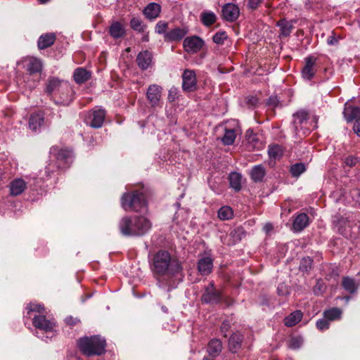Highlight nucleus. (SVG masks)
Wrapping results in <instances>:
<instances>
[{
  "label": "nucleus",
  "instance_id": "1",
  "mask_svg": "<svg viewBox=\"0 0 360 360\" xmlns=\"http://www.w3.org/2000/svg\"><path fill=\"white\" fill-rule=\"evenodd\" d=\"M151 269L158 276L172 277L181 271L182 266L167 251L160 250L153 257Z\"/></svg>",
  "mask_w": 360,
  "mask_h": 360
},
{
  "label": "nucleus",
  "instance_id": "2",
  "mask_svg": "<svg viewBox=\"0 0 360 360\" xmlns=\"http://www.w3.org/2000/svg\"><path fill=\"white\" fill-rule=\"evenodd\" d=\"M151 222L144 217H124L119 223V228L125 236H141L151 228Z\"/></svg>",
  "mask_w": 360,
  "mask_h": 360
},
{
  "label": "nucleus",
  "instance_id": "3",
  "mask_svg": "<svg viewBox=\"0 0 360 360\" xmlns=\"http://www.w3.org/2000/svg\"><path fill=\"white\" fill-rule=\"evenodd\" d=\"M50 154L54 160H52L45 168L47 176H50L56 169L68 167L72 162V153L70 150L53 146L50 150Z\"/></svg>",
  "mask_w": 360,
  "mask_h": 360
},
{
  "label": "nucleus",
  "instance_id": "4",
  "mask_svg": "<svg viewBox=\"0 0 360 360\" xmlns=\"http://www.w3.org/2000/svg\"><path fill=\"white\" fill-rule=\"evenodd\" d=\"M317 118L311 117L304 110H300L293 115L292 128L295 136L301 137L306 136L317 127Z\"/></svg>",
  "mask_w": 360,
  "mask_h": 360
},
{
  "label": "nucleus",
  "instance_id": "5",
  "mask_svg": "<svg viewBox=\"0 0 360 360\" xmlns=\"http://www.w3.org/2000/svg\"><path fill=\"white\" fill-rule=\"evenodd\" d=\"M78 347L88 356L101 355L105 352V340L99 335L84 337L78 340Z\"/></svg>",
  "mask_w": 360,
  "mask_h": 360
},
{
  "label": "nucleus",
  "instance_id": "6",
  "mask_svg": "<svg viewBox=\"0 0 360 360\" xmlns=\"http://www.w3.org/2000/svg\"><path fill=\"white\" fill-rule=\"evenodd\" d=\"M121 205L125 211L144 212L147 209L146 197L139 192L124 193L121 199Z\"/></svg>",
  "mask_w": 360,
  "mask_h": 360
},
{
  "label": "nucleus",
  "instance_id": "7",
  "mask_svg": "<svg viewBox=\"0 0 360 360\" xmlns=\"http://www.w3.org/2000/svg\"><path fill=\"white\" fill-rule=\"evenodd\" d=\"M105 117V112L103 109L93 110L87 112L85 116V123L93 128L102 127Z\"/></svg>",
  "mask_w": 360,
  "mask_h": 360
},
{
  "label": "nucleus",
  "instance_id": "8",
  "mask_svg": "<svg viewBox=\"0 0 360 360\" xmlns=\"http://www.w3.org/2000/svg\"><path fill=\"white\" fill-rule=\"evenodd\" d=\"M221 297V292L216 290L214 283L211 282L205 288V292L202 295L201 301L203 303L214 304L219 303Z\"/></svg>",
  "mask_w": 360,
  "mask_h": 360
},
{
  "label": "nucleus",
  "instance_id": "9",
  "mask_svg": "<svg viewBox=\"0 0 360 360\" xmlns=\"http://www.w3.org/2000/svg\"><path fill=\"white\" fill-rule=\"evenodd\" d=\"M72 89L70 85L65 82L62 84L57 96L54 97L53 101L58 105H68L72 101Z\"/></svg>",
  "mask_w": 360,
  "mask_h": 360
},
{
  "label": "nucleus",
  "instance_id": "10",
  "mask_svg": "<svg viewBox=\"0 0 360 360\" xmlns=\"http://www.w3.org/2000/svg\"><path fill=\"white\" fill-rule=\"evenodd\" d=\"M162 88L157 84H151L146 91V98L153 108L162 106L161 96Z\"/></svg>",
  "mask_w": 360,
  "mask_h": 360
},
{
  "label": "nucleus",
  "instance_id": "11",
  "mask_svg": "<svg viewBox=\"0 0 360 360\" xmlns=\"http://www.w3.org/2000/svg\"><path fill=\"white\" fill-rule=\"evenodd\" d=\"M317 58L314 56H309L304 58V66L302 70V76L304 79L310 81L314 77L316 72V64Z\"/></svg>",
  "mask_w": 360,
  "mask_h": 360
},
{
  "label": "nucleus",
  "instance_id": "12",
  "mask_svg": "<svg viewBox=\"0 0 360 360\" xmlns=\"http://www.w3.org/2000/svg\"><path fill=\"white\" fill-rule=\"evenodd\" d=\"M203 45V40L197 36L186 37L183 43L185 51L189 53H197L202 49Z\"/></svg>",
  "mask_w": 360,
  "mask_h": 360
},
{
  "label": "nucleus",
  "instance_id": "13",
  "mask_svg": "<svg viewBox=\"0 0 360 360\" xmlns=\"http://www.w3.org/2000/svg\"><path fill=\"white\" fill-rule=\"evenodd\" d=\"M23 67L30 75L41 73L43 69L42 61L34 57H27L22 60Z\"/></svg>",
  "mask_w": 360,
  "mask_h": 360
},
{
  "label": "nucleus",
  "instance_id": "14",
  "mask_svg": "<svg viewBox=\"0 0 360 360\" xmlns=\"http://www.w3.org/2000/svg\"><path fill=\"white\" fill-rule=\"evenodd\" d=\"M197 86L196 75L193 70H186L182 75V88L185 91H193Z\"/></svg>",
  "mask_w": 360,
  "mask_h": 360
},
{
  "label": "nucleus",
  "instance_id": "15",
  "mask_svg": "<svg viewBox=\"0 0 360 360\" xmlns=\"http://www.w3.org/2000/svg\"><path fill=\"white\" fill-rule=\"evenodd\" d=\"M353 225H356L354 220H349V217H341L336 224L338 232L345 238H352Z\"/></svg>",
  "mask_w": 360,
  "mask_h": 360
},
{
  "label": "nucleus",
  "instance_id": "16",
  "mask_svg": "<svg viewBox=\"0 0 360 360\" xmlns=\"http://www.w3.org/2000/svg\"><path fill=\"white\" fill-rule=\"evenodd\" d=\"M34 326L45 332H51L53 330L55 323L48 320L44 315H35L32 319Z\"/></svg>",
  "mask_w": 360,
  "mask_h": 360
},
{
  "label": "nucleus",
  "instance_id": "17",
  "mask_svg": "<svg viewBox=\"0 0 360 360\" xmlns=\"http://www.w3.org/2000/svg\"><path fill=\"white\" fill-rule=\"evenodd\" d=\"M65 82L60 80L56 77H50L48 79L45 91L51 99L54 100V97L57 96L62 84Z\"/></svg>",
  "mask_w": 360,
  "mask_h": 360
},
{
  "label": "nucleus",
  "instance_id": "18",
  "mask_svg": "<svg viewBox=\"0 0 360 360\" xmlns=\"http://www.w3.org/2000/svg\"><path fill=\"white\" fill-rule=\"evenodd\" d=\"M240 15L239 8L233 4L229 3L222 8V17L228 22H234Z\"/></svg>",
  "mask_w": 360,
  "mask_h": 360
},
{
  "label": "nucleus",
  "instance_id": "19",
  "mask_svg": "<svg viewBox=\"0 0 360 360\" xmlns=\"http://www.w3.org/2000/svg\"><path fill=\"white\" fill-rule=\"evenodd\" d=\"M153 55L149 51H143L140 52L136 57V63L139 68L141 70H147L152 64Z\"/></svg>",
  "mask_w": 360,
  "mask_h": 360
},
{
  "label": "nucleus",
  "instance_id": "20",
  "mask_svg": "<svg viewBox=\"0 0 360 360\" xmlns=\"http://www.w3.org/2000/svg\"><path fill=\"white\" fill-rule=\"evenodd\" d=\"M187 28L176 27L173 30L165 33V41H177L182 39L188 33Z\"/></svg>",
  "mask_w": 360,
  "mask_h": 360
},
{
  "label": "nucleus",
  "instance_id": "21",
  "mask_svg": "<svg viewBox=\"0 0 360 360\" xmlns=\"http://www.w3.org/2000/svg\"><path fill=\"white\" fill-rule=\"evenodd\" d=\"M27 188V183L21 178L13 179L9 185L10 194L17 196L22 194Z\"/></svg>",
  "mask_w": 360,
  "mask_h": 360
},
{
  "label": "nucleus",
  "instance_id": "22",
  "mask_svg": "<svg viewBox=\"0 0 360 360\" xmlns=\"http://www.w3.org/2000/svg\"><path fill=\"white\" fill-rule=\"evenodd\" d=\"M309 224V217L306 213L299 214L293 221L292 229L295 232H300L305 229Z\"/></svg>",
  "mask_w": 360,
  "mask_h": 360
},
{
  "label": "nucleus",
  "instance_id": "23",
  "mask_svg": "<svg viewBox=\"0 0 360 360\" xmlns=\"http://www.w3.org/2000/svg\"><path fill=\"white\" fill-rule=\"evenodd\" d=\"M212 267L213 261L210 257H202L198 262V270L202 276L208 275L212 271Z\"/></svg>",
  "mask_w": 360,
  "mask_h": 360
},
{
  "label": "nucleus",
  "instance_id": "24",
  "mask_svg": "<svg viewBox=\"0 0 360 360\" xmlns=\"http://www.w3.org/2000/svg\"><path fill=\"white\" fill-rule=\"evenodd\" d=\"M44 120V114L41 112H36L30 115L29 127L34 131H37L42 126Z\"/></svg>",
  "mask_w": 360,
  "mask_h": 360
},
{
  "label": "nucleus",
  "instance_id": "25",
  "mask_svg": "<svg viewBox=\"0 0 360 360\" xmlns=\"http://www.w3.org/2000/svg\"><path fill=\"white\" fill-rule=\"evenodd\" d=\"M160 11L161 7L158 4L150 3L146 7H145L143 13L147 19L154 20L159 16Z\"/></svg>",
  "mask_w": 360,
  "mask_h": 360
},
{
  "label": "nucleus",
  "instance_id": "26",
  "mask_svg": "<svg viewBox=\"0 0 360 360\" xmlns=\"http://www.w3.org/2000/svg\"><path fill=\"white\" fill-rule=\"evenodd\" d=\"M56 40V35L53 33H46L41 35L38 40V47L39 49H45L52 44Z\"/></svg>",
  "mask_w": 360,
  "mask_h": 360
},
{
  "label": "nucleus",
  "instance_id": "27",
  "mask_svg": "<svg viewBox=\"0 0 360 360\" xmlns=\"http://www.w3.org/2000/svg\"><path fill=\"white\" fill-rule=\"evenodd\" d=\"M243 336L239 333L231 335L229 340V347L232 352H236L241 347Z\"/></svg>",
  "mask_w": 360,
  "mask_h": 360
},
{
  "label": "nucleus",
  "instance_id": "28",
  "mask_svg": "<svg viewBox=\"0 0 360 360\" xmlns=\"http://www.w3.org/2000/svg\"><path fill=\"white\" fill-rule=\"evenodd\" d=\"M109 33L114 39H120L125 35V29L120 22H114L109 27Z\"/></svg>",
  "mask_w": 360,
  "mask_h": 360
},
{
  "label": "nucleus",
  "instance_id": "29",
  "mask_svg": "<svg viewBox=\"0 0 360 360\" xmlns=\"http://www.w3.org/2000/svg\"><path fill=\"white\" fill-rule=\"evenodd\" d=\"M344 115L347 122L360 119V108L352 105H346L344 110Z\"/></svg>",
  "mask_w": 360,
  "mask_h": 360
},
{
  "label": "nucleus",
  "instance_id": "30",
  "mask_svg": "<svg viewBox=\"0 0 360 360\" xmlns=\"http://www.w3.org/2000/svg\"><path fill=\"white\" fill-rule=\"evenodd\" d=\"M222 349L221 342L218 339H212L207 345V352L212 357L219 355Z\"/></svg>",
  "mask_w": 360,
  "mask_h": 360
},
{
  "label": "nucleus",
  "instance_id": "31",
  "mask_svg": "<svg viewBox=\"0 0 360 360\" xmlns=\"http://www.w3.org/2000/svg\"><path fill=\"white\" fill-rule=\"evenodd\" d=\"M302 312L300 310H296L285 318L284 323L288 327L294 326L302 320Z\"/></svg>",
  "mask_w": 360,
  "mask_h": 360
},
{
  "label": "nucleus",
  "instance_id": "32",
  "mask_svg": "<svg viewBox=\"0 0 360 360\" xmlns=\"http://www.w3.org/2000/svg\"><path fill=\"white\" fill-rule=\"evenodd\" d=\"M266 174V170L262 165H255L250 172L251 179L255 182H260Z\"/></svg>",
  "mask_w": 360,
  "mask_h": 360
},
{
  "label": "nucleus",
  "instance_id": "33",
  "mask_svg": "<svg viewBox=\"0 0 360 360\" xmlns=\"http://www.w3.org/2000/svg\"><path fill=\"white\" fill-rule=\"evenodd\" d=\"M74 79L77 84H82L90 77V74L84 68H77L74 72Z\"/></svg>",
  "mask_w": 360,
  "mask_h": 360
},
{
  "label": "nucleus",
  "instance_id": "34",
  "mask_svg": "<svg viewBox=\"0 0 360 360\" xmlns=\"http://www.w3.org/2000/svg\"><path fill=\"white\" fill-rule=\"evenodd\" d=\"M200 20L204 25L209 27L216 22L217 16L212 11H203L200 15Z\"/></svg>",
  "mask_w": 360,
  "mask_h": 360
},
{
  "label": "nucleus",
  "instance_id": "35",
  "mask_svg": "<svg viewBox=\"0 0 360 360\" xmlns=\"http://www.w3.org/2000/svg\"><path fill=\"white\" fill-rule=\"evenodd\" d=\"M242 176L238 172H231L229 175V183L231 188L238 191L241 188Z\"/></svg>",
  "mask_w": 360,
  "mask_h": 360
},
{
  "label": "nucleus",
  "instance_id": "36",
  "mask_svg": "<svg viewBox=\"0 0 360 360\" xmlns=\"http://www.w3.org/2000/svg\"><path fill=\"white\" fill-rule=\"evenodd\" d=\"M130 27L134 31L143 32L146 28V25L143 24L141 19L133 17L130 20Z\"/></svg>",
  "mask_w": 360,
  "mask_h": 360
},
{
  "label": "nucleus",
  "instance_id": "37",
  "mask_svg": "<svg viewBox=\"0 0 360 360\" xmlns=\"http://www.w3.org/2000/svg\"><path fill=\"white\" fill-rule=\"evenodd\" d=\"M342 311L338 308H331L324 311V317L329 321L339 319L341 316Z\"/></svg>",
  "mask_w": 360,
  "mask_h": 360
},
{
  "label": "nucleus",
  "instance_id": "38",
  "mask_svg": "<svg viewBox=\"0 0 360 360\" xmlns=\"http://www.w3.org/2000/svg\"><path fill=\"white\" fill-rule=\"evenodd\" d=\"M342 287L350 293H354L356 290V285L353 278L344 277L342 283Z\"/></svg>",
  "mask_w": 360,
  "mask_h": 360
},
{
  "label": "nucleus",
  "instance_id": "39",
  "mask_svg": "<svg viewBox=\"0 0 360 360\" xmlns=\"http://www.w3.org/2000/svg\"><path fill=\"white\" fill-rule=\"evenodd\" d=\"M218 217L221 220H229L233 217V210L229 206H223L218 211Z\"/></svg>",
  "mask_w": 360,
  "mask_h": 360
},
{
  "label": "nucleus",
  "instance_id": "40",
  "mask_svg": "<svg viewBox=\"0 0 360 360\" xmlns=\"http://www.w3.org/2000/svg\"><path fill=\"white\" fill-rule=\"evenodd\" d=\"M290 171L292 176L297 177L306 171V165L302 162L295 163L291 166Z\"/></svg>",
  "mask_w": 360,
  "mask_h": 360
},
{
  "label": "nucleus",
  "instance_id": "41",
  "mask_svg": "<svg viewBox=\"0 0 360 360\" xmlns=\"http://www.w3.org/2000/svg\"><path fill=\"white\" fill-rule=\"evenodd\" d=\"M236 139V133L233 129H226L222 138V142L225 145H231Z\"/></svg>",
  "mask_w": 360,
  "mask_h": 360
},
{
  "label": "nucleus",
  "instance_id": "42",
  "mask_svg": "<svg viewBox=\"0 0 360 360\" xmlns=\"http://www.w3.org/2000/svg\"><path fill=\"white\" fill-rule=\"evenodd\" d=\"M268 153L269 157L274 159L280 158L283 155L282 148L278 145L269 146Z\"/></svg>",
  "mask_w": 360,
  "mask_h": 360
},
{
  "label": "nucleus",
  "instance_id": "43",
  "mask_svg": "<svg viewBox=\"0 0 360 360\" xmlns=\"http://www.w3.org/2000/svg\"><path fill=\"white\" fill-rule=\"evenodd\" d=\"M228 35L224 31L217 32L212 37L213 41L217 44H224Z\"/></svg>",
  "mask_w": 360,
  "mask_h": 360
},
{
  "label": "nucleus",
  "instance_id": "44",
  "mask_svg": "<svg viewBox=\"0 0 360 360\" xmlns=\"http://www.w3.org/2000/svg\"><path fill=\"white\" fill-rule=\"evenodd\" d=\"M303 344V339L300 336L292 337L289 341V347L292 349L300 348Z\"/></svg>",
  "mask_w": 360,
  "mask_h": 360
},
{
  "label": "nucleus",
  "instance_id": "45",
  "mask_svg": "<svg viewBox=\"0 0 360 360\" xmlns=\"http://www.w3.org/2000/svg\"><path fill=\"white\" fill-rule=\"evenodd\" d=\"M168 27V23L165 21H159L156 25H155V32H157L159 34H163L164 36L165 35V33H167V29Z\"/></svg>",
  "mask_w": 360,
  "mask_h": 360
},
{
  "label": "nucleus",
  "instance_id": "46",
  "mask_svg": "<svg viewBox=\"0 0 360 360\" xmlns=\"http://www.w3.org/2000/svg\"><path fill=\"white\" fill-rule=\"evenodd\" d=\"M329 321L325 317L323 319H319L316 321V327L320 330H324L329 328Z\"/></svg>",
  "mask_w": 360,
  "mask_h": 360
},
{
  "label": "nucleus",
  "instance_id": "47",
  "mask_svg": "<svg viewBox=\"0 0 360 360\" xmlns=\"http://www.w3.org/2000/svg\"><path fill=\"white\" fill-rule=\"evenodd\" d=\"M359 162V159L357 157L349 155L345 160V164L349 167L355 166Z\"/></svg>",
  "mask_w": 360,
  "mask_h": 360
},
{
  "label": "nucleus",
  "instance_id": "48",
  "mask_svg": "<svg viewBox=\"0 0 360 360\" xmlns=\"http://www.w3.org/2000/svg\"><path fill=\"white\" fill-rule=\"evenodd\" d=\"M27 309L29 311L41 312L44 310V307L41 304L32 303L27 307Z\"/></svg>",
  "mask_w": 360,
  "mask_h": 360
},
{
  "label": "nucleus",
  "instance_id": "49",
  "mask_svg": "<svg viewBox=\"0 0 360 360\" xmlns=\"http://www.w3.org/2000/svg\"><path fill=\"white\" fill-rule=\"evenodd\" d=\"M277 291L279 295L285 296L289 294V290L286 285L282 283L279 284L277 288Z\"/></svg>",
  "mask_w": 360,
  "mask_h": 360
},
{
  "label": "nucleus",
  "instance_id": "50",
  "mask_svg": "<svg viewBox=\"0 0 360 360\" xmlns=\"http://www.w3.org/2000/svg\"><path fill=\"white\" fill-rule=\"evenodd\" d=\"M231 327V324L229 321H224L220 327V331L224 337H226V333Z\"/></svg>",
  "mask_w": 360,
  "mask_h": 360
},
{
  "label": "nucleus",
  "instance_id": "51",
  "mask_svg": "<svg viewBox=\"0 0 360 360\" xmlns=\"http://www.w3.org/2000/svg\"><path fill=\"white\" fill-rule=\"evenodd\" d=\"M262 0H248V8L252 10L256 9L262 4Z\"/></svg>",
  "mask_w": 360,
  "mask_h": 360
},
{
  "label": "nucleus",
  "instance_id": "52",
  "mask_svg": "<svg viewBox=\"0 0 360 360\" xmlns=\"http://www.w3.org/2000/svg\"><path fill=\"white\" fill-rule=\"evenodd\" d=\"M282 25L283 22H278V25L281 26V34L284 37L289 36L291 32L290 27H288L287 25L283 26Z\"/></svg>",
  "mask_w": 360,
  "mask_h": 360
},
{
  "label": "nucleus",
  "instance_id": "53",
  "mask_svg": "<svg viewBox=\"0 0 360 360\" xmlns=\"http://www.w3.org/2000/svg\"><path fill=\"white\" fill-rule=\"evenodd\" d=\"M65 322L70 326H75L79 322V320L77 318L69 316L65 319Z\"/></svg>",
  "mask_w": 360,
  "mask_h": 360
},
{
  "label": "nucleus",
  "instance_id": "54",
  "mask_svg": "<svg viewBox=\"0 0 360 360\" xmlns=\"http://www.w3.org/2000/svg\"><path fill=\"white\" fill-rule=\"evenodd\" d=\"M177 94V90L175 88H172L169 91L168 98L169 101H174Z\"/></svg>",
  "mask_w": 360,
  "mask_h": 360
},
{
  "label": "nucleus",
  "instance_id": "55",
  "mask_svg": "<svg viewBox=\"0 0 360 360\" xmlns=\"http://www.w3.org/2000/svg\"><path fill=\"white\" fill-rule=\"evenodd\" d=\"M355 134L360 137V119H357L353 126Z\"/></svg>",
  "mask_w": 360,
  "mask_h": 360
},
{
  "label": "nucleus",
  "instance_id": "56",
  "mask_svg": "<svg viewBox=\"0 0 360 360\" xmlns=\"http://www.w3.org/2000/svg\"><path fill=\"white\" fill-rule=\"evenodd\" d=\"M245 136H246V139H248V141L249 142L250 141H255V136H254V133H253V130L251 129H249L247 130L246 131V134H245Z\"/></svg>",
  "mask_w": 360,
  "mask_h": 360
},
{
  "label": "nucleus",
  "instance_id": "57",
  "mask_svg": "<svg viewBox=\"0 0 360 360\" xmlns=\"http://www.w3.org/2000/svg\"><path fill=\"white\" fill-rule=\"evenodd\" d=\"M327 43L330 46L335 45L338 43V39L335 37V35H331L328 38Z\"/></svg>",
  "mask_w": 360,
  "mask_h": 360
},
{
  "label": "nucleus",
  "instance_id": "58",
  "mask_svg": "<svg viewBox=\"0 0 360 360\" xmlns=\"http://www.w3.org/2000/svg\"><path fill=\"white\" fill-rule=\"evenodd\" d=\"M272 229L273 226L271 224H266L264 226V229L265 230L266 232L270 231L271 230H272Z\"/></svg>",
  "mask_w": 360,
  "mask_h": 360
},
{
  "label": "nucleus",
  "instance_id": "59",
  "mask_svg": "<svg viewBox=\"0 0 360 360\" xmlns=\"http://www.w3.org/2000/svg\"><path fill=\"white\" fill-rule=\"evenodd\" d=\"M269 104L275 105L276 104V98H274L272 97L269 98Z\"/></svg>",
  "mask_w": 360,
  "mask_h": 360
},
{
  "label": "nucleus",
  "instance_id": "60",
  "mask_svg": "<svg viewBox=\"0 0 360 360\" xmlns=\"http://www.w3.org/2000/svg\"><path fill=\"white\" fill-rule=\"evenodd\" d=\"M4 171L1 168H0V180L3 179V178L4 177Z\"/></svg>",
  "mask_w": 360,
  "mask_h": 360
},
{
  "label": "nucleus",
  "instance_id": "61",
  "mask_svg": "<svg viewBox=\"0 0 360 360\" xmlns=\"http://www.w3.org/2000/svg\"><path fill=\"white\" fill-rule=\"evenodd\" d=\"M251 102L253 105H256L257 103H258V101H257V98H252L251 99Z\"/></svg>",
  "mask_w": 360,
  "mask_h": 360
},
{
  "label": "nucleus",
  "instance_id": "62",
  "mask_svg": "<svg viewBox=\"0 0 360 360\" xmlns=\"http://www.w3.org/2000/svg\"><path fill=\"white\" fill-rule=\"evenodd\" d=\"M316 289H319V290H321V285L319 284V282L317 283L316 285V288H315V292H316Z\"/></svg>",
  "mask_w": 360,
  "mask_h": 360
},
{
  "label": "nucleus",
  "instance_id": "63",
  "mask_svg": "<svg viewBox=\"0 0 360 360\" xmlns=\"http://www.w3.org/2000/svg\"><path fill=\"white\" fill-rule=\"evenodd\" d=\"M38 1H39L40 4H46L48 1H49L50 0H38Z\"/></svg>",
  "mask_w": 360,
  "mask_h": 360
},
{
  "label": "nucleus",
  "instance_id": "64",
  "mask_svg": "<svg viewBox=\"0 0 360 360\" xmlns=\"http://www.w3.org/2000/svg\"><path fill=\"white\" fill-rule=\"evenodd\" d=\"M202 360H214V359L208 358V357H204Z\"/></svg>",
  "mask_w": 360,
  "mask_h": 360
}]
</instances>
